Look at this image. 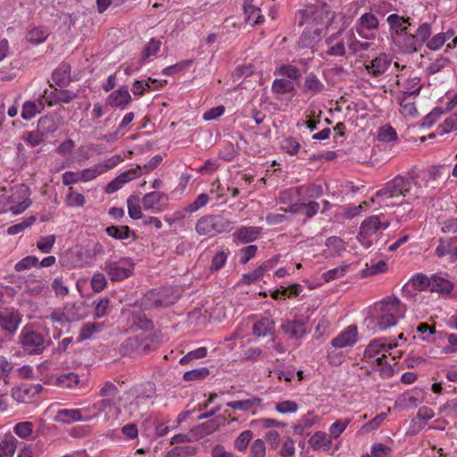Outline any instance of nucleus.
Masks as SVG:
<instances>
[{
    "label": "nucleus",
    "mask_w": 457,
    "mask_h": 457,
    "mask_svg": "<svg viewBox=\"0 0 457 457\" xmlns=\"http://www.w3.org/2000/svg\"><path fill=\"white\" fill-rule=\"evenodd\" d=\"M234 222L224 213L207 214L197 220L195 229L199 236L213 237L223 233H229Z\"/></svg>",
    "instance_id": "obj_5"
},
{
    "label": "nucleus",
    "mask_w": 457,
    "mask_h": 457,
    "mask_svg": "<svg viewBox=\"0 0 457 457\" xmlns=\"http://www.w3.org/2000/svg\"><path fill=\"white\" fill-rule=\"evenodd\" d=\"M266 456V445L262 439H255L251 446L249 457H265Z\"/></svg>",
    "instance_id": "obj_63"
},
{
    "label": "nucleus",
    "mask_w": 457,
    "mask_h": 457,
    "mask_svg": "<svg viewBox=\"0 0 457 457\" xmlns=\"http://www.w3.org/2000/svg\"><path fill=\"white\" fill-rule=\"evenodd\" d=\"M295 89L293 81L286 79H276L271 85V90L277 95H285L292 92Z\"/></svg>",
    "instance_id": "obj_41"
},
{
    "label": "nucleus",
    "mask_w": 457,
    "mask_h": 457,
    "mask_svg": "<svg viewBox=\"0 0 457 457\" xmlns=\"http://www.w3.org/2000/svg\"><path fill=\"white\" fill-rule=\"evenodd\" d=\"M453 37V31L447 30L446 32L438 33L433 36L427 42V47L432 51L438 50L445 42Z\"/></svg>",
    "instance_id": "obj_37"
},
{
    "label": "nucleus",
    "mask_w": 457,
    "mask_h": 457,
    "mask_svg": "<svg viewBox=\"0 0 457 457\" xmlns=\"http://www.w3.org/2000/svg\"><path fill=\"white\" fill-rule=\"evenodd\" d=\"M103 322H87L83 324L79 333V341L90 339L95 334L104 329Z\"/></svg>",
    "instance_id": "obj_38"
},
{
    "label": "nucleus",
    "mask_w": 457,
    "mask_h": 457,
    "mask_svg": "<svg viewBox=\"0 0 457 457\" xmlns=\"http://www.w3.org/2000/svg\"><path fill=\"white\" fill-rule=\"evenodd\" d=\"M325 90V85L313 73H309L303 80V92L311 96H316Z\"/></svg>",
    "instance_id": "obj_30"
},
{
    "label": "nucleus",
    "mask_w": 457,
    "mask_h": 457,
    "mask_svg": "<svg viewBox=\"0 0 457 457\" xmlns=\"http://www.w3.org/2000/svg\"><path fill=\"white\" fill-rule=\"evenodd\" d=\"M86 315L85 306L82 303H68L64 306V316L68 322L83 319Z\"/></svg>",
    "instance_id": "obj_34"
},
{
    "label": "nucleus",
    "mask_w": 457,
    "mask_h": 457,
    "mask_svg": "<svg viewBox=\"0 0 457 457\" xmlns=\"http://www.w3.org/2000/svg\"><path fill=\"white\" fill-rule=\"evenodd\" d=\"M143 175V171L140 165H137L128 170H125L111 180L104 188V192L107 195H112L120 188H122L127 183L139 178Z\"/></svg>",
    "instance_id": "obj_10"
},
{
    "label": "nucleus",
    "mask_w": 457,
    "mask_h": 457,
    "mask_svg": "<svg viewBox=\"0 0 457 457\" xmlns=\"http://www.w3.org/2000/svg\"><path fill=\"white\" fill-rule=\"evenodd\" d=\"M349 31L340 29L337 33L330 35L326 39V44L328 46L327 54L331 56L341 57L346 53L345 46H348Z\"/></svg>",
    "instance_id": "obj_12"
},
{
    "label": "nucleus",
    "mask_w": 457,
    "mask_h": 457,
    "mask_svg": "<svg viewBox=\"0 0 457 457\" xmlns=\"http://www.w3.org/2000/svg\"><path fill=\"white\" fill-rule=\"evenodd\" d=\"M253 437V433L252 430H244L241 432L238 436L235 439L234 447L238 452H244L247 449L249 443Z\"/></svg>",
    "instance_id": "obj_43"
},
{
    "label": "nucleus",
    "mask_w": 457,
    "mask_h": 457,
    "mask_svg": "<svg viewBox=\"0 0 457 457\" xmlns=\"http://www.w3.org/2000/svg\"><path fill=\"white\" fill-rule=\"evenodd\" d=\"M36 221V217L31 215L29 216L20 223L10 226L7 228V234L10 236L17 235L22 232L25 228H29Z\"/></svg>",
    "instance_id": "obj_51"
},
{
    "label": "nucleus",
    "mask_w": 457,
    "mask_h": 457,
    "mask_svg": "<svg viewBox=\"0 0 457 457\" xmlns=\"http://www.w3.org/2000/svg\"><path fill=\"white\" fill-rule=\"evenodd\" d=\"M109 237L115 239H127L129 237L130 229L128 226H111L106 228Z\"/></svg>",
    "instance_id": "obj_52"
},
{
    "label": "nucleus",
    "mask_w": 457,
    "mask_h": 457,
    "mask_svg": "<svg viewBox=\"0 0 457 457\" xmlns=\"http://www.w3.org/2000/svg\"><path fill=\"white\" fill-rule=\"evenodd\" d=\"M274 75L286 77L292 81L297 80L301 77V71L294 65L282 64L275 69Z\"/></svg>",
    "instance_id": "obj_40"
},
{
    "label": "nucleus",
    "mask_w": 457,
    "mask_h": 457,
    "mask_svg": "<svg viewBox=\"0 0 457 457\" xmlns=\"http://www.w3.org/2000/svg\"><path fill=\"white\" fill-rule=\"evenodd\" d=\"M453 289V284L450 280L434 275L431 277L430 290L440 294H449Z\"/></svg>",
    "instance_id": "obj_36"
},
{
    "label": "nucleus",
    "mask_w": 457,
    "mask_h": 457,
    "mask_svg": "<svg viewBox=\"0 0 457 457\" xmlns=\"http://www.w3.org/2000/svg\"><path fill=\"white\" fill-rule=\"evenodd\" d=\"M210 201V197L207 194L202 193L200 194L196 199L189 204L186 208L185 211L189 213H193L200 210L201 208L207 205V204Z\"/></svg>",
    "instance_id": "obj_57"
},
{
    "label": "nucleus",
    "mask_w": 457,
    "mask_h": 457,
    "mask_svg": "<svg viewBox=\"0 0 457 457\" xmlns=\"http://www.w3.org/2000/svg\"><path fill=\"white\" fill-rule=\"evenodd\" d=\"M45 138L46 137L41 134L37 129L36 130L24 133L22 137L24 142L31 147L39 145L45 140Z\"/></svg>",
    "instance_id": "obj_50"
},
{
    "label": "nucleus",
    "mask_w": 457,
    "mask_h": 457,
    "mask_svg": "<svg viewBox=\"0 0 457 457\" xmlns=\"http://www.w3.org/2000/svg\"><path fill=\"white\" fill-rule=\"evenodd\" d=\"M317 421L318 417L312 412H308L299 420L298 424L295 426L294 430L295 433L301 434L304 429L312 427Z\"/></svg>",
    "instance_id": "obj_44"
},
{
    "label": "nucleus",
    "mask_w": 457,
    "mask_h": 457,
    "mask_svg": "<svg viewBox=\"0 0 457 457\" xmlns=\"http://www.w3.org/2000/svg\"><path fill=\"white\" fill-rule=\"evenodd\" d=\"M410 19L401 16L397 13H392L387 16L386 21L389 25L391 38L407 31L411 26Z\"/></svg>",
    "instance_id": "obj_21"
},
{
    "label": "nucleus",
    "mask_w": 457,
    "mask_h": 457,
    "mask_svg": "<svg viewBox=\"0 0 457 457\" xmlns=\"http://www.w3.org/2000/svg\"><path fill=\"white\" fill-rule=\"evenodd\" d=\"M21 323V318L17 312L6 310L0 313V325L7 332L13 333Z\"/></svg>",
    "instance_id": "obj_25"
},
{
    "label": "nucleus",
    "mask_w": 457,
    "mask_h": 457,
    "mask_svg": "<svg viewBox=\"0 0 457 457\" xmlns=\"http://www.w3.org/2000/svg\"><path fill=\"white\" fill-rule=\"evenodd\" d=\"M261 403H262V399L259 397L253 396V397H250L247 399L228 402V403H227V405L235 410L247 411H251L253 408L260 406Z\"/></svg>",
    "instance_id": "obj_35"
},
{
    "label": "nucleus",
    "mask_w": 457,
    "mask_h": 457,
    "mask_svg": "<svg viewBox=\"0 0 457 457\" xmlns=\"http://www.w3.org/2000/svg\"><path fill=\"white\" fill-rule=\"evenodd\" d=\"M348 37V48L353 53H358L361 51H366L370 46V44L368 42H361L355 38L353 33L349 31Z\"/></svg>",
    "instance_id": "obj_55"
},
{
    "label": "nucleus",
    "mask_w": 457,
    "mask_h": 457,
    "mask_svg": "<svg viewBox=\"0 0 457 457\" xmlns=\"http://www.w3.org/2000/svg\"><path fill=\"white\" fill-rule=\"evenodd\" d=\"M17 439L10 437L0 443V457H12L17 447Z\"/></svg>",
    "instance_id": "obj_48"
},
{
    "label": "nucleus",
    "mask_w": 457,
    "mask_h": 457,
    "mask_svg": "<svg viewBox=\"0 0 457 457\" xmlns=\"http://www.w3.org/2000/svg\"><path fill=\"white\" fill-rule=\"evenodd\" d=\"M49 33L48 30L43 27H37L31 29L27 34V39L34 44H40L44 42Z\"/></svg>",
    "instance_id": "obj_45"
},
{
    "label": "nucleus",
    "mask_w": 457,
    "mask_h": 457,
    "mask_svg": "<svg viewBox=\"0 0 457 457\" xmlns=\"http://www.w3.org/2000/svg\"><path fill=\"white\" fill-rule=\"evenodd\" d=\"M405 312V304L397 296L389 295L369 307L365 321L371 329L386 331L395 327Z\"/></svg>",
    "instance_id": "obj_2"
},
{
    "label": "nucleus",
    "mask_w": 457,
    "mask_h": 457,
    "mask_svg": "<svg viewBox=\"0 0 457 457\" xmlns=\"http://www.w3.org/2000/svg\"><path fill=\"white\" fill-rule=\"evenodd\" d=\"M274 409L281 414L295 413L298 411L299 406L296 402L292 400H285L275 404Z\"/></svg>",
    "instance_id": "obj_54"
},
{
    "label": "nucleus",
    "mask_w": 457,
    "mask_h": 457,
    "mask_svg": "<svg viewBox=\"0 0 457 457\" xmlns=\"http://www.w3.org/2000/svg\"><path fill=\"white\" fill-rule=\"evenodd\" d=\"M85 411L86 409H62L57 411L54 420L61 423L88 421L93 417L84 415Z\"/></svg>",
    "instance_id": "obj_18"
},
{
    "label": "nucleus",
    "mask_w": 457,
    "mask_h": 457,
    "mask_svg": "<svg viewBox=\"0 0 457 457\" xmlns=\"http://www.w3.org/2000/svg\"><path fill=\"white\" fill-rule=\"evenodd\" d=\"M396 84L399 87L398 94L400 95L419 96L422 87L419 77L400 78L396 80Z\"/></svg>",
    "instance_id": "obj_23"
},
{
    "label": "nucleus",
    "mask_w": 457,
    "mask_h": 457,
    "mask_svg": "<svg viewBox=\"0 0 457 457\" xmlns=\"http://www.w3.org/2000/svg\"><path fill=\"white\" fill-rule=\"evenodd\" d=\"M392 63V59L386 54H378L370 64L366 65V70L371 76L377 77L385 73Z\"/></svg>",
    "instance_id": "obj_22"
},
{
    "label": "nucleus",
    "mask_w": 457,
    "mask_h": 457,
    "mask_svg": "<svg viewBox=\"0 0 457 457\" xmlns=\"http://www.w3.org/2000/svg\"><path fill=\"white\" fill-rule=\"evenodd\" d=\"M38 265V258L34 255H29L21 260L14 265V270L17 272H21L31 268L37 267Z\"/></svg>",
    "instance_id": "obj_53"
},
{
    "label": "nucleus",
    "mask_w": 457,
    "mask_h": 457,
    "mask_svg": "<svg viewBox=\"0 0 457 457\" xmlns=\"http://www.w3.org/2000/svg\"><path fill=\"white\" fill-rule=\"evenodd\" d=\"M30 195L29 187L24 184L4 189L0 195V214L11 212L19 215L24 212L32 204Z\"/></svg>",
    "instance_id": "obj_4"
},
{
    "label": "nucleus",
    "mask_w": 457,
    "mask_h": 457,
    "mask_svg": "<svg viewBox=\"0 0 457 457\" xmlns=\"http://www.w3.org/2000/svg\"><path fill=\"white\" fill-rule=\"evenodd\" d=\"M79 173V179H81V182L92 181L93 179H96L98 176L103 174L97 163L89 168H86L80 170Z\"/></svg>",
    "instance_id": "obj_59"
},
{
    "label": "nucleus",
    "mask_w": 457,
    "mask_h": 457,
    "mask_svg": "<svg viewBox=\"0 0 457 457\" xmlns=\"http://www.w3.org/2000/svg\"><path fill=\"white\" fill-rule=\"evenodd\" d=\"M395 347H396V344H393L386 337L376 338L369 343L363 357L366 361L371 363L377 360L386 358L387 353Z\"/></svg>",
    "instance_id": "obj_9"
},
{
    "label": "nucleus",
    "mask_w": 457,
    "mask_h": 457,
    "mask_svg": "<svg viewBox=\"0 0 457 457\" xmlns=\"http://www.w3.org/2000/svg\"><path fill=\"white\" fill-rule=\"evenodd\" d=\"M391 453L392 449L381 443L373 444L370 452L372 457H388Z\"/></svg>",
    "instance_id": "obj_64"
},
{
    "label": "nucleus",
    "mask_w": 457,
    "mask_h": 457,
    "mask_svg": "<svg viewBox=\"0 0 457 457\" xmlns=\"http://www.w3.org/2000/svg\"><path fill=\"white\" fill-rule=\"evenodd\" d=\"M437 257L448 256L451 262L457 261V237L440 238L435 250Z\"/></svg>",
    "instance_id": "obj_17"
},
{
    "label": "nucleus",
    "mask_w": 457,
    "mask_h": 457,
    "mask_svg": "<svg viewBox=\"0 0 457 457\" xmlns=\"http://www.w3.org/2000/svg\"><path fill=\"white\" fill-rule=\"evenodd\" d=\"M275 328V323L270 318H262L253 326V333L256 337H266L270 335Z\"/></svg>",
    "instance_id": "obj_33"
},
{
    "label": "nucleus",
    "mask_w": 457,
    "mask_h": 457,
    "mask_svg": "<svg viewBox=\"0 0 457 457\" xmlns=\"http://www.w3.org/2000/svg\"><path fill=\"white\" fill-rule=\"evenodd\" d=\"M283 332L290 338L299 339L305 336V322L300 320H288L281 326Z\"/></svg>",
    "instance_id": "obj_26"
},
{
    "label": "nucleus",
    "mask_w": 457,
    "mask_h": 457,
    "mask_svg": "<svg viewBox=\"0 0 457 457\" xmlns=\"http://www.w3.org/2000/svg\"><path fill=\"white\" fill-rule=\"evenodd\" d=\"M350 418L337 420L328 428V435L331 439L338 438L351 423Z\"/></svg>",
    "instance_id": "obj_42"
},
{
    "label": "nucleus",
    "mask_w": 457,
    "mask_h": 457,
    "mask_svg": "<svg viewBox=\"0 0 457 457\" xmlns=\"http://www.w3.org/2000/svg\"><path fill=\"white\" fill-rule=\"evenodd\" d=\"M389 227V222L381 220L379 216H370L362 221L360 227L358 239L366 248L370 247L378 235Z\"/></svg>",
    "instance_id": "obj_6"
},
{
    "label": "nucleus",
    "mask_w": 457,
    "mask_h": 457,
    "mask_svg": "<svg viewBox=\"0 0 457 457\" xmlns=\"http://www.w3.org/2000/svg\"><path fill=\"white\" fill-rule=\"evenodd\" d=\"M53 79L58 84H67L70 79V68L67 64H62L53 73Z\"/></svg>",
    "instance_id": "obj_60"
},
{
    "label": "nucleus",
    "mask_w": 457,
    "mask_h": 457,
    "mask_svg": "<svg viewBox=\"0 0 457 457\" xmlns=\"http://www.w3.org/2000/svg\"><path fill=\"white\" fill-rule=\"evenodd\" d=\"M325 245L331 250L333 254H340L345 250L344 241L338 237H330L327 238Z\"/></svg>",
    "instance_id": "obj_62"
},
{
    "label": "nucleus",
    "mask_w": 457,
    "mask_h": 457,
    "mask_svg": "<svg viewBox=\"0 0 457 457\" xmlns=\"http://www.w3.org/2000/svg\"><path fill=\"white\" fill-rule=\"evenodd\" d=\"M56 237L54 235H48L39 237L37 242V248L42 253H50L55 244Z\"/></svg>",
    "instance_id": "obj_49"
},
{
    "label": "nucleus",
    "mask_w": 457,
    "mask_h": 457,
    "mask_svg": "<svg viewBox=\"0 0 457 457\" xmlns=\"http://www.w3.org/2000/svg\"><path fill=\"white\" fill-rule=\"evenodd\" d=\"M65 203L71 207H81L85 204L86 200L82 194L70 187L65 197Z\"/></svg>",
    "instance_id": "obj_46"
},
{
    "label": "nucleus",
    "mask_w": 457,
    "mask_h": 457,
    "mask_svg": "<svg viewBox=\"0 0 457 457\" xmlns=\"http://www.w3.org/2000/svg\"><path fill=\"white\" fill-rule=\"evenodd\" d=\"M304 18L306 27L299 38L298 46L302 48H311L325 34L333 14L327 4L318 3L305 9Z\"/></svg>",
    "instance_id": "obj_3"
},
{
    "label": "nucleus",
    "mask_w": 457,
    "mask_h": 457,
    "mask_svg": "<svg viewBox=\"0 0 457 457\" xmlns=\"http://www.w3.org/2000/svg\"><path fill=\"white\" fill-rule=\"evenodd\" d=\"M19 339L23 351L28 354H40L46 346L42 334L25 328L21 331Z\"/></svg>",
    "instance_id": "obj_8"
},
{
    "label": "nucleus",
    "mask_w": 457,
    "mask_h": 457,
    "mask_svg": "<svg viewBox=\"0 0 457 457\" xmlns=\"http://www.w3.org/2000/svg\"><path fill=\"white\" fill-rule=\"evenodd\" d=\"M418 96L397 95V102L400 105L401 113L406 118H414L418 115L415 104V98Z\"/></svg>",
    "instance_id": "obj_24"
},
{
    "label": "nucleus",
    "mask_w": 457,
    "mask_h": 457,
    "mask_svg": "<svg viewBox=\"0 0 457 457\" xmlns=\"http://www.w3.org/2000/svg\"><path fill=\"white\" fill-rule=\"evenodd\" d=\"M14 433L22 439L29 438L33 431V424L29 421L17 423L13 428Z\"/></svg>",
    "instance_id": "obj_61"
},
{
    "label": "nucleus",
    "mask_w": 457,
    "mask_h": 457,
    "mask_svg": "<svg viewBox=\"0 0 457 457\" xmlns=\"http://www.w3.org/2000/svg\"><path fill=\"white\" fill-rule=\"evenodd\" d=\"M128 213L132 220H139L142 215V203L136 195H129L127 199Z\"/></svg>",
    "instance_id": "obj_39"
},
{
    "label": "nucleus",
    "mask_w": 457,
    "mask_h": 457,
    "mask_svg": "<svg viewBox=\"0 0 457 457\" xmlns=\"http://www.w3.org/2000/svg\"><path fill=\"white\" fill-rule=\"evenodd\" d=\"M371 364L374 366V369L379 371V374L383 378H390L394 374V370L390 363L386 361V358H382L380 360H377Z\"/></svg>",
    "instance_id": "obj_56"
},
{
    "label": "nucleus",
    "mask_w": 457,
    "mask_h": 457,
    "mask_svg": "<svg viewBox=\"0 0 457 457\" xmlns=\"http://www.w3.org/2000/svg\"><path fill=\"white\" fill-rule=\"evenodd\" d=\"M131 102V96L126 86L112 91L106 98V104L111 107L125 109Z\"/></svg>",
    "instance_id": "obj_19"
},
{
    "label": "nucleus",
    "mask_w": 457,
    "mask_h": 457,
    "mask_svg": "<svg viewBox=\"0 0 457 457\" xmlns=\"http://www.w3.org/2000/svg\"><path fill=\"white\" fill-rule=\"evenodd\" d=\"M261 233V228L253 226H243L238 228L233 234L235 240L243 244L253 242L258 238Z\"/></svg>",
    "instance_id": "obj_27"
},
{
    "label": "nucleus",
    "mask_w": 457,
    "mask_h": 457,
    "mask_svg": "<svg viewBox=\"0 0 457 457\" xmlns=\"http://www.w3.org/2000/svg\"><path fill=\"white\" fill-rule=\"evenodd\" d=\"M314 450L328 452L332 447V439L329 435L322 431L315 432L309 440Z\"/></svg>",
    "instance_id": "obj_28"
},
{
    "label": "nucleus",
    "mask_w": 457,
    "mask_h": 457,
    "mask_svg": "<svg viewBox=\"0 0 457 457\" xmlns=\"http://www.w3.org/2000/svg\"><path fill=\"white\" fill-rule=\"evenodd\" d=\"M358 339V329L355 325H350L343 329L331 340L332 348H345L353 345Z\"/></svg>",
    "instance_id": "obj_16"
},
{
    "label": "nucleus",
    "mask_w": 457,
    "mask_h": 457,
    "mask_svg": "<svg viewBox=\"0 0 457 457\" xmlns=\"http://www.w3.org/2000/svg\"><path fill=\"white\" fill-rule=\"evenodd\" d=\"M378 27V20L371 12L363 13L356 21L354 28L358 35L365 39L375 37V30Z\"/></svg>",
    "instance_id": "obj_11"
},
{
    "label": "nucleus",
    "mask_w": 457,
    "mask_h": 457,
    "mask_svg": "<svg viewBox=\"0 0 457 457\" xmlns=\"http://www.w3.org/2000/svg\"><path fill=\"white\" fill-rule=\"evenodd\" d=\"M112 281H120L129 278L134 270V262L129 257L108 259L103 267Z\"/></svg>",
    "instance_id": "obj_7"
},
{
    "label": "nucleus",
    "mask_w": 457,
    "mask_h": 457,
    "mask_svg": "<svg viewBox=\"0 0 457 457\" xmlns=\"http://www.w3.org/2000/svg\"><path fill=\"white\" fill-rule=\"evenodd\" d=\"M253 2L254 0H245L244 12L245 20L254 25L262 23L263 16L261 13V10L253 4Z\"/></svg>",
    "instance_id": "obj_32"
},
{
    "label": "nucleus",
    "mask_w": 457,
    "mask_h": 457,
    "mask_svg": "<svg viewBox=\"0 0 457 457\" xmlns=\"http://www.w3.org/2000/svg\"><path fill=\"white\" fill-rule=\"evenodd\" d=\"M22 291L31 295H38L46 288L45 283L36 273H29L26 276H19L15 281Z\"/></svg>",
    "instance_id": "obj_14"
},
{
    "label": "nucleus",
    "mask_w": 457,
    "mask_h": 457,
    "mask_svg": "<svg viewBox=\"0 0 457 457\" xmlns=\"http://www.w3.org/2000/svg\"><path fill=\"white\" fill-rule=\"evenodd\" d=\"M434 180L435 177L432 174L428 178H416L411 174L398 175L376 192L372 202L379 206H395L402 204L403 200L410 204L415 200L429 197L435 187H431L430 190L426 189Z\"/></svg>",
    "instance_id": "obj_1"
},
{
    "label": "nucleus",
    "mask_w": 457,
    "mask_h": 457,
    "mask_svg": "<svg viewBox=\"0 0 457 457\" xmlns=\"http://www.w3.org/2000/svg\"><path fill=\"white\" fill-rule=\"evenodd\" d=\"M59 128V120L54 115H46L37 120V129L46 137L54 133Z\"/></svg>",
    "instance_id": "obj_29"
},
{
    "label": "nucleus",
    "mask_w": 457,
    "mask_h": 457,
    "mask_svg": "<svg viewBox=\"0 0 457 457\" xmlns=\"http://www.w3.org/2000/svg\"><path fill=\"white\" fill-rule=\"evenodd\" d=\"M167 201L168 195L161 191L149 192L141 199L143 209L153 213H160L164 211Z\"/></svg>",
    "instance_id": "obj_13"
},
{
    "label": "nucleus",
    "mask_w": 457,
    "mask_h": 457,
    "mask_svg": "<svg viewBox=\"0 0 457 457\" xmlns=\"http://www.w3.org/2000/svg\"><path fill=\"white\" fill-rule=\"evenodd\" d=\"M430 283L431 277L429 278L421 273L413 275L409 280V284L418 290L430 289Z\"/></svg>",
    "instance_id": "obj_47"
},
{
    "label": "nucleus",
    "mask_w": 457,
    "mask_h": 457,
    "mask_svg": "<svg viewBox=\"0 0 457 457\" xmlns=\"http://www.w3.org/2000/svg\"><path fill=\"white\" fill-rule=\"evenodd\" d=\"M395 46L404 54H413L421 49V41L408 30L392 38Z\"/></svg>",
    "instance_id": "obj_15"
},
{
    "label": "nucleus",
    "mask_w": 457,
    "mask_h": 457,
    "mask_svg": "<svg viewBox=\"0 0 457 457\" xmlns=\"http://www.w3.org/2000/svg\"><path fill=\"white\" fill-rule=\"evenodd\" d=\"M43 389L41 385H22L12 390V398L18 403H28Z\"/></svg>",
    "instance_id": "obj_20"
},
{
    "label": "nucleus",
    "mask_w": 457,
    "mask_h": 457,
    "mask_svg": "<svg viewBox=\"0 0 457 457\" xmlns=\"http://www.w3.org/2000/svg\"><path fill=\"white\" fill-rule=\"evenodd\" d=\"M79 381V376L73 372L62 374L57 378V384L66 388L74 387L78 385Z\"/></svg>",
    "instance_id": "obj_58"
},
{
    "label": "nucleus",
    "mask_w": 457,
    "mask_h": 457,
    "mask_svg": "<svg viewBox=\"0 0 457 457\" xmlns=\"http://www.w3.org/2000/svg\"><path fill=\"white\" fill-rule=\"evenodd\" d=\"M45 108V104L41 100L26 101L21 109V117L25 120L33 119L37 113H40Z\"/></svg>",
    "instance_id": "obj_31"
}]
</instances>
